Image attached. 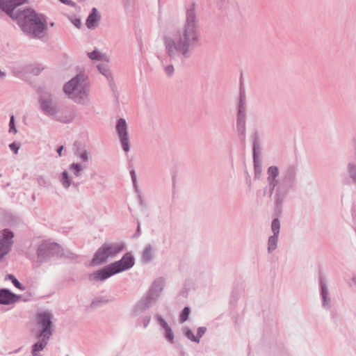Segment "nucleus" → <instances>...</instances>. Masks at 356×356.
<instances>
[{
  "label": "nucleus",
  "mask_w": 356,
  "mask_h": 356,
  "mask_svg": "<svg viewBox=\"0 0 356 356\" xmlns=\"http://www.w3.org/2000/svg\"><path fill=\"white\" fill-rule=\"evenodd\" d=\"M130 175H131V181L133 183L134 188L135 191L138 193V198L140 200V204H143V198H142L141 195L139 193L136 174V171L134 169L130 171Z\"/></svg>",
  "instance_id": "cd10ccee"
},
{
  "label": "nucleus",
  "mask_w": 356,
  "mask_h": 356,
  "mask_svg": "<svg viewBox=\"0 0 356 356\" xmlns=\"http://www.w3.org/2000/svg\"><path fill=\"white\" fill-rule=\"evenodd\" d=\"M154 318L157 321V323L163 329H166L168 327H169V325L168 324V323L165 321V320L163 318V316L159 314H156L154 316Z\"/></svg>",
  "instance_id": "4c0bfd02"
},
{
  "label": "nucleus",
  "mask_w": 356,
  "mask_h": 356,
  "mask_svg": "<svg viewBox=\"0 0 356 356\" xmlns=\"http://www.w3.org/2000/svg\"><path fill=\"white\" fill-rule=\"evenodd\" d=\"M40 108L47 115L50 116L56 120L64 123L71 122L74 117V113L70 108H66L63 112L60 107L54 101L52 95L48 92H43L39 97Z\"/></svg>",
  "instance_id": "39448f33"
},
{
  "label": "nucleus",
  "mask_w": 356,
  "mask_h": 356,
  "mask_svg": "<svg viewBox=\"0 0 356 356\" xmlns=\"http://www.w3.org/2000/svg\"><path fill=\"white\" fill-rule=\"evenodd\" d=\"M246 115L245 108H238L236 122H245Z\"/></svg>",
  "instance_id": "ea45409f"
},
{
  "label": "nucleus",
  "mask_w": 356,
  "mask_h": 356,
  "mask_svg": "<svg viewBox=\"0 0 356 356\" xmlns=\"http://www.w3.org/2000/svg\"><path fill=\"white\" fill-rule=\"evenodd\" d=\"M13 237V234L11 232L8 230L3 231V238L0 240V259L8 252L12 244L11 239Z\"/></svg>",
  "instance_id": "f3484780"
},
{
  "label": "nucleus",
  "mask_w": 356,
  "mask_h": 356,
  "mask_svg": "<svg viewBox=\"0 0 356 356\" xmlns=\"http://www.w3.org/2000/svg\"><path fill=\"white\" fill-rule=\"evenodd\" d=\"M9 126H10L9 131H10V132L15 133V132H16V129H15V124H14V117H13V116H12V117L10 118V120Z\"/></svg>",
  "instance_id": "09e8293b"
},
{
  "label": "nucleus",
  "mask_w": 356,
  "mask_h": 356,
  "mask_svg": "<svg viewBox=\"0 0 356 356\" xmlns=\"http://www.w3.org/2000/svg\"><path fill=\"white\" fill-rule=\"evenodd\" d=\"M108 250V248H104V245L99 247L93 255L91 265L99 266L106 263L108 258L110 257L109 254L107 252Z\"/></svg>",
  "instance_id": "dca6fc26"
},
{
  "label": "nucleus",
  "mask_w": 356,
  "mask_h": 356,
  "mask_svg": "<svg viewBox=\"0 0 356 356\" xmlns=\"http://www.w3.org/2000/svg\"><path fill=\"white\" fill-rule=\"evenodd\" d=\"M74 188H78L79 184L72 181L71 184Z\"/></svg>",
  "instance_id": "4d7b16f0"
},
{
  "label": "nucleus",
  "mask_w": 356,
  "mask_h": 356,
  "mask_svg": "<svg viewBox=\"0 0 356 356\" xmlns=\"http://www.w3.org/2000/svg\"><path fill=\"white\" fill-rule=\"evenodd\" d=\"M23 1H24V3H27L26 0H23Z\"/></svg>",
  "instance_id": "338daca9"
},
{
  "label": "nucleus",
  "mask_w": 356,
  "mask_h": 356,
  "mask_svg": "<svg viewBox=\"0 0 356 356\" xmlns=\"http://www.w3.org/2000/svg\"><path fill=\"white\" fill-rule=\"evenodd\" d=\"M352 281L355 284H356V276H353L352 277Z\"/></svg>",
  "instance_id": "680f3d73"
},
{
  "label": "nucleus",
  "mask_w": 356,
  "mask_h": 356,
  "mask_svg": "<svg viewBox=\"0 0 356 356\" xmlns=\"http://www.w3.org/2000/svg\"><path fill=\"white\" fill-rule=\"evenodd\" d=\"M140 235V222H138L137 229H136V233L134 234V237L137 238V237H138Z\"/></svg>",
  "instance_id": "864d4df0"
},
{
  "label": "nucleus",
  "mask_w": 356,
  "mask_h": 356,
  "mask_svg": "<svg viewBox=\"0 0 356 356\" xmlns=\"http://www.w3.org/2000/svg\"><path fill=\"white\" fill-rule=\"evenodd\" d=\"M164 287V280L163 277H159L155 280L152 284L149 289L147 292L145 296L150 299L154 302H156L161 295Z\"/></svg>",
  "instance_id": "4468645a"
},
{
  "label": "nucleus",
  "mask_w": 356,
  "mask_h": 356,
  "mask_svg": "<svg viewBox=\"0 0 356 356\" xmlns=\"http://www.w3.org/2000/svg\"><path fill=\"white\" fill-rule=\"evenodd\" d=\"M79 149L78 148V149H77V150H76V152H75V154H76V155H77V154H78V152H79Z\"/></svg>",
  "instance_id": "69168bd1"
},
{
  "label": "nucleus",
  "mask_w": 356,
  "mask_h": 356,
  "mask_svg": "<svg viewBox=\"0 0 356 356\" xmlns=\"http://www.w3.org/2000/svg\"><path fill=\"white\" fill-rule=\"evenodd\" d=\"M38 184L40 186L43 187H48L51 185L49 180H46L44 177H40L38 178Z\"/></svg>",
  "instance_id": "37998d69"
},
{
  "label": "nucleus",
  "mask_w": 356,
  "mask_h": 356,
  "mask_svg": "<svg viewBox=\"0 0 356 356\" xmlns=\"http://www.w3.org/2000/svg\"><path fill=\"white\" fill-rule=\"evenodd\" d=\"M97 176V175L96 173H92V174H91V175H90V178H91L92 179H95Z\"/></svg>",
  "instance_id": "13d9d810"
},
{
  "label": "nucleus",
  "mask_w": 356,
  "mask_h": 356,
  "mask_svg": "<svg viewBox=\"0 0 356 356\" xmlns=\"http://www.w3.org/2000/svg\"><path fill=\"white\" fill-rule=\"evenodd\" d=\"M88 57L91 60H106V56L102 53H100L98 50L95 49L92 52L88 54Z\"/></svg>",
  "instance_id": "7c9ffc66"
},
{
  "label": "nucleus",
  "mask_w": 356,
  "mask_h": 356,
  "mask_svg": "<svg viewBox=\"0 0 356 356\" xmlns=\"http://www.w3.org/2000/svg\"><path fill=\"white\" fill-rule=\"evenodd\" d=\"M48 29L46 17L31 8H24V31L35 39L44 41Z\"/></svg>",
  "instance_id": "7ed1b4c3"
},
{
  "label": "nucleus",
  "mask_w": 356,
  "mask_h": 356,
  "mask_svg": "<svg viewBox=\"0 0 356 356\" xmlns=\"http://www.w3.org/2000/svg\"><path fill=\"white\" fill-rule=\"evenodd\" d=\"M72 24L78 29H80L81 26V22L80 19L75 18L72 20Z\"/></svg>",
  "instance_id": "3c124183"
},
{
  "label": "nucleus",
  "mask_w": 356,
  "mask_h": 356,
  "mask_svg": "<svg viewBox=\"0 0 356 356\" xmlns=\"http://www.w3.org/2000/svg\"><path fill=\"white\" fill-rule=\"evenodd\" d=\"M190 312H191V309L190 307H185L180 315H179V321L181 323H184L185 321H186L188 319V316H189V314H190Z\"/></svg>",
  "instance_id": "e433bc0d"
},
{
  "label": "nucleus",
  "mask_w": 356,
  "mask_h": 356,
  "mask_svg": "<svg viewBox=\"0 0 356 356\" xmlns=\"http://www.w3.org/2000/svg\"><path fill=\"white\" fill-rule=\"evenodd\" d=\"M353 149H354V156L356 159V137H354L352 140Z\"/></svg>",
  "instance_id": "5fc2aeb1"
},
{
  "label": "nucleus",
  "mask_w": 356,
  "mask_h": 356,
  "mask_svg": "<svg viewBox=\"0 0 356 356\" xmlns=\"http://www.w3.org/2000/svg\"><path fill=\"white\" fill-rule=\"evenodd\" d=\"M183 334L190 341L195 343H199V339L194 334L193 332L188 327H184L183 330Z\"/></svg>",
  "instance_id": "2f4dec72"
},
{
  "label": "nucleus",
  "mask_w": 356,
  "mask_h": 356,
  "mask_svg": "<svg viewBox=\"0 0 356 356\" xmlns=\"http://www.w3.org/2000/svg\"><path fill=\"white\" fill-rule=\"evenodd\" d=\"M115 272L111 264L104 266L102 268L94 271L89 275L88 279L90 281H104L107 278L115 275Z\"/></svg>",
  "instance_id": "ddd939ff"
},
{
  "label": "nucleus",
  "mask_w": 356,
  "mask_h": 356,
  "mask_svg": "<svg viewBox=\"0 0 356 356\" xmlns=\"http://www.w3.org/2000/svg\"><path fill=\"white\" fill-rule=\"evenodd\" d=\"M4 76H5V74H4V72H1V71L0 70V79H3Z\"/></svg>",
  "instance_id": "052dcab7"
},
{
  "label": "nucleus",
  "mask_w": 356,
  "mask_h": 356,
  "mask_svg": "<svg viewBox=\"0 0 356 356\" xmlns=\"http://www.w3.org/2000/svg\"><path fill=\"white\" fill-rule=\"evenodd\" d=\"M150 320H151L150 316H145V317L143 318L142 322L143 324V327L145 328L147 327V325H149V323L150 322Z\"/></svg>",
  "instance_id": "49530a36"
},
{
  "label": "nucleus",
  "mask_w": 356,
  "mask_h": 356,
  "mask_svg": "<svg viewBox=\"0 0 356 356\" xmlns=\"http://www.w3.org/2000/svg\"><path fill=\"white\" fill-rule=\"evenodd\" d=\"M245 95L244 91H243L241 89L238 108H245Z\"/></svg>",
  "instance_id": "a19ab883"
},
{
  "label": "nucleus",
  "mask_w": 356,
  "mask_h": 356,
  "mask_svg": "<svg viewBox=\"0 0 356 356\" xmlns=\"http://www.w3.org/2000/svg\"><path fill=\"white\" fill-rule=\"evenodd\" d=\"M63 257L67 259L70 261L77 262L79 255L72 252V251H70L69 250H63V254H62V258Z\"/></svg>",
  "instance_id": "c756f323"
},
{
  "label": "nucleus",
  "mask_w": 356,
  "mask_h": 356,
  "mask_svg": "<svg viewBox=\"0 0 356 356\" xmlns=\"http://www.w3.org/2000/svg\"><path fill=\"white\" fill-rule=\"evenodd\" d=\"M347 172L351 183L356 185V162L350 161L347 165Z\"/></svg>",
  "instance_id": "5701e85b"
},
{
  "label": "nucleus",
  "mask_w": 356,
  "mask_h": 356,
  "mask_svg": "<svg viewBox=\"0 0 356 356\" xmlns=\"http://www.w3.org/2000/svg\"><path fill=\"white\" fill-rule=\"evenodd\" d=\"M280 217H274L271 222V230L273 234L269 236L268 240V252H273L277 246L278 236L280 229Z\"/></svg>",
  "instance_id": "f8f14e48"
},
{
  "label": "nucleus",
  "mask_w": 356,
  "mask_h": 356,
  "mask_svg": "<svg viewBox=\"0 0 356 356\" xmlns=\"http://www.w3.org/2000/svg\"><path fill=\"white\" fill-rule=\"evenodd\" d=\"M277 166L271 165L267 169L268 185L264 189V196L273 197L274 217H280L282 214V205L290 191L293 190L297 182V168L294 165L288 166L280 177Z\"/></svg>",
  "instance_id": "f03ea898"
},
{
  "label": "nucleus",
  "mask_w": 356,
  "mask_h": 356,
  "mask_svg": "<svg viewBox=\"0 0 356 356\" xmlns=\"http://www.w3.org/2000/svg\"><path fill=\"white\" fill-rule=\"evenodd\" d=\"M69 170H71L76 177H80L83 171V167L80 163H73L70 165Z\"/></svg>",
  "instance_id": "c85d7f7f"
},
{
  "label": "nucleus",
  "mask_w": 356,
  "mask_h": 356,
  "mask_svg": "<svg viewBox=\"0 0 356 356\" xmlns=\"http://www.w3.org/2000/svg\"><path fill=\"white\" fill-rule=\"evenodd\" d=\"M153 259V254L152 250V245L147 244L142 252L141 260L144 264L149 263Z\"/></svg>",
  "instance_id": "b1692460"
},
{
  "label": "nucleus",
  "mask_w": 356,
  "mask_h": 356,
  "mask_svg": "<svg viewBox=\"0 0 356 356\" xmlns=\"http://www.w3.org/2000/svg\"><path fill=\"white\" fill-rule=\"evenodd\" d=\"M10 148L15 152V154H17L19 147L17 146L15 143H12L10 145Z\"/></svg>",
  "instance_id": "603ef678"
},
{
  "label": "nucleus",
  "mask_w": 356,
  "mask_h": 356,
  "mask_svg": "<svg viewBox=\"0 0 356 356\" xmlns=\"http://www.w3.org/2000/svg\"><path fill=\"white\" fill-rule=\"evenodd\" d=\"M63 248L55 242L43 241L37 248L36 263L40 264L62 258Z\"/></svg>",
  "instance_id": "423d86ee"
},
{
  "label": "nucleus",
  "mask_w": 356,
  "mask_h": 356,
  "mask_svg": "<svg viewBox=\"0 0 356 356\" xmlns=\"http://www.w3.org/2000/svg\"><path fill=\"white\" fill-rule=\"evenodd\" d=\"M59 1L60 2H62L63 3L70 6H72V7H75L76 6V3L72 0H59Z\"/></svg>",
  "instance_id": "8fccbe9b"
},
{
  "label": "nucleus",
  "mask_w": 356,
  "mask_h": 356,
  "mask_svg": "<svg viewBox=\"0 0 356 356\" xmlns=\"http://www.w3.org/2000/svg\"><path fill=\"white\" fill-rule=\"evenodd\" d=\"M63 148H64V147H63V145H61V146H60V147H58V149H57V153H58V156H62V151H63Z\"/></svg>",
  "instance_id": "6e6d98bb"
},
{
  "label": "nucleus",
  "mask_w": 356,
  "mask_h": 356,
  "mask_svg": "<svg viewBox=\"0 0 356 356\" xmlns=\"http://www.w3.org/2000/svg\"><path fill=\"white\" fill-rule=\"evenodd\" d=\"M109 302L110 300H108L106 297H97L92 300V301L90 303V307L91 309H96L97 307H102L105 304H107Z\"/></svg>",
  "instance_id": "393cba45"
},
{
  "label": "nucleus",
  "mask_w": 356,
  "mask_h": 356,
  "mask_svg": "<svg viewBox=\"0 0 356 356\" xmlns=\"http://www.w3.org/2000/svg\"><path fill=\"white\" fill-rule=\"evenodd\" d=\"M236 129L238 134L242 136L241 140H244L245 138V122H236Z\"/></svg>",
  "instance_id": "473e14b6"
},
{
  "label": "nucleus",
  "mask_w": 356,
  "mask_h": 356,
  "mask_svg": "<svg viewBox=\"0 0 356 356\" xmlns=\"http://www.w3.org/2000/svg\"><path fill=\"white\" fill-rule=\"evenodd\" d=\"M19 300L15 294L7 289H0V304L9 305Z\"/></svg>",
  "instance_id": "412c9836"
},
{
  "label": "nucleus",
  "mask_w": 356,
  "mask_h": 356,
  "mask_svg": "<svg viewBox=\"0 0 356 356\" xmlns=\"http://www.w3.org/2000/svg\"><path fill=\"white\" fill-rule=\"evenodd\" d=\"M27 300H29V298H25V296H24L23 301L24 302V301H27Z\"/></svg>",
  "instance_id": "e2e57ef3"
},
{
  "label": "nucleus",
  "mask_w": 356,
  "mask_h": 356,
  "mask_svg": "<svg viewBox=\"0 0 356 356\" xmlns=\"http://www.w3.org/2000/svg\"><path fill=\"white\" fill-rule=\"evenodd\" d=\"M318 281L320 286V296L322 301V307L325 309H330L331 308V298L326 283L325 277L322 273V272H320L319 273Z\"/></svg>",
  "instance_id": "9b49d317"
},
{
  "label": "nucleus",
  "mask_w": 356,
  "mask_h": 356,
  "mask_svg": "<svg viewBox=\"0 0 356 356\" xmlns=\"http://www.w3.org/2000/svg\"><path fill=\"white\" fill-rule=\"evenodd\" d=\"M42 70V67H39L33 65H28L24 67V73L32 74L35 76H37L41 72Z\"/></svg>",
  "instance_id": "bb28decb"
},
{
  "label": "nucleus",
  "mask_w": 356,
  "mask_h": 356,
  "mask_svg": "<svg viewBox=\"0 0 356 356\" xmlns=\"http://www.w3.org/2000/svg\"><path fill=\"white\" fill-rule=\"evenodd\" d=\"M164 337L165 339L170 343H174V333L172 332V330L170 327L166 328L164 330Z\"/></svg>",
  "instance_id": "c9c22d12"
},
{
  "label": "nucleus",
  "mask_w": 356,
  "mask_h": 356,
  "mask_svg": "<svg viewBox=\"0 0 356 356\" xmlns=\"http://www.w3.org/2000/svg\"><path fill=\"white\" fill-rule=\"evenodd\" d=\"M101 19V15L96 8H92L86 19V26L89 29H93Z\"/></svg>",
  "instance_id": "a211bd4d"
},
{
  "label": "nucleus",
  "mask_w": 356,
  "mask_h": 356,
  "mask_svg": "<svg viewBox=\"0 0 356 356\" xmlns=\"http://www.w3.org/2000/svg\"><path fill=\"white\" fill-rule=\"evenodd\" d=\"M8 278L12 280V282L14 284V285L18 288V289H21V284L20 282L17 280L15 279L13 276L12 275H8Z\"/></svg>",
  "instance_id": "de8ad7c7"
},
{
  "label": "nucleus",
  "mask_w": 356,
  "mask_h": 356,
  "mask_svg": "<svg viewBox=\"0 0 356 356\" xmlns=\"http://www.w3.org/2000/svg\"><path fill=\"white\" fill-rule=\"evenodd\" d=\"M154 318L157 321V323L163 329H166L168 327H169V325L168 324V323L165 321V320L163 318V316L159 314H156L154 316Z\"/></svg>",
  "instance_id": "58836bf2"
},
{
  "label": "nucleus",
  "mask_w": 356,
  "mask_h": 356,
  "mask_svg": "<svg viewBox=\"0 0 356 356\" xmlns=\"http://www.w3.org/2000/svg\"><path fill=\"white\" fill-rule=\"evenodd\" d=\"M0 8L6 13L19 26H22V0H0Z\"/></svg>",
  "instance_id": "6e6552de"
},
{
  "label": "nucleus",
  "mask_w": 356,
  "mask_h": 356,
  "mask_svg": "<svg viewBox=\"0 0 356 356\" xmlns=\"http://www.w3.org/2000/svg\"><path fill=\"white\" fill-rule=\"evenodd\" d=\"M97 68L101 74L104 75L108 80L109 78L113 80V77L111 74V72H109L107 65L106 64H99L97 65Z\"/></svg>",
  "instance_id": "72a5a7b5"
},
{
  "label": "nucleus",
  "mask_w": 356,
  "mask_h": 356,
  "mask_svg": "<svg viewBox=\"0 0 356 356\" xmlns=\"http://www.w3.org/2000/svg\"><path fill=\"white\" fill-rule=\"evenodd\" d=\"M195 10V2L186 6L183 27L172 35L163 37L165 53L172 60L188 59L199 43L200 32Z\"/></svg>",
  "instance_id": "f257e3e1"
},
{
  "label": "nucleus",
  "mask_w": 356,
  "mask_h": 356,
  "mask_svg": "<svg viewBox=\"0 0 356 356\" xmlns=\"http://www.w3.org/2000/svg\"><path fill=\"white\" fill-rule=\"evenodd\" d=\"M86 79L84 74L79 73L63 86V92L67 97L78 104L89 103L90 87L86 82Z\"/></svg>",
  "instance_id": "20e7f679"
},
{
  "label": "nucleus",
  "mask_w": 356,
  "mask_h": 356,
  "mask_svg": "<svg viewBox=\"0 0 356 356\" xmlns=\"http://www.w3.org/2000/svg\"><path fill=\"white\" fill-rule=\"evenodd\" d=\"M111 89H112L113 91H114V90H115V89H116V86H115V85L113 83H111Z\"/></svg>",
  "instance_id": "bf43d9fd"
},
{
  "label": "nucleus",
  "mask_w": 356,
  "mask_h": 356,
  "mask_svg": "<svg viewBox=\"0 0 356 356\" xmlns=\"http://www.w3.org/2000/svg\"><path fill=\"white\" fill-rule=\"evenodd\" d=\"M49 25H50V26H54V22H51V23L49 24Z\"/></svg>",
  "instance_id": "0e129e2a"
},
{
  "label": "nucleus",
  "mask_w": 356,
  "mask_h": 356,
  "mask_svg": "<svg viewBox=\"0 0 356 356\" xmlns=\"http://www.w3.org/2000/svg\"><path fill=\"white\" fill-rule=\"evenodd\" d=\"M103 245L104 248H108L107 252L109 254L110 257H115L122 252L125 248V243L124 242L104 243Z\"/></svg>",
  "instance_id": "aec40b11"
},
{
  "label": "nucleus",
  "mask_w": 356,
  "mask_h": 356,
  "mask_svg": "<svg viewBox=\"0 0 356 356\" xmlns=\"http://www.w3.org/2000/svg\"><path fill=\"white\" fill-rule=\"evenodd\" d=\"M206 332H207L206 327H199L197 328L196 337H197V339H199V341H200V338L205 334Z\"/></svg>",
  "instance_id": "c03bdc74"
},
{
  "label": "nucleus",
  "mask_w": 356,
  "mask_h": 356,
  "mask_svg": "<svg viewBox=\"0 0 356 356\" xmlns=\"http://www.w3.org/2000/svg\"><path fill=\"white\" fill-rule=\"evenodd\" d=\"M116 131L120 138L123 150L128 152L130 149V144L128 138L127 124L124 118H120L117 121Z\"/></svg>",
  "instance_id": "9d476101"
},
{
  "label": "nucleus",
  "mask_w": 356,
  "mask_h": 356,
  "mask_svg": "<svg viewBox=\"0 0 356 356\" xmlns=\"http://www.w3.org/2000/svg\"><path fill=\"white\" fill-rule=\"evenodd\" d=\"M135 264V258L131 252H126L122 258L111 265L116 274L129 270Z\"/></svg>",
  "instance_id": "1a4fd4ad"
},
{
  "label": "nucleus",
  "mask_w": 356,
  "mask_h": 356,
  "mask_svg": "<svg viewBox=\"0 0 356 356\" xmlns=\"http://www.w3.org/2000/svg\"><path fill=\"white\" fill-rule=\"evenodd\" d=\"M165 74L170 76L174 73L175 69L172 65H168L164 68Z\"/></svg>",
  "instance_id": "a18cd8bd"
},
{
  "label": "nucleus",
  "mask_w": 356,
  "mask_h": 356,
  "mask_svg": "<svg viewBox=\"0 0 356 356\" xmlns=\"http://www.w3.org/2000/svg\"><path fill=\"white\" fill-rule=\"evenodd\" d=\"M60 181L63 186L64 188L67 189L72 184V179L69 176L68 172L64 170L61 173V177L60 179Z\"/></svg>",
  "instance_id": "a878e982"
},
{
  "label": "nucleus",
  "mask_w": 356,
  "mask_h": 356,
  "mask_svg": "<svg viewBox=\"0 0 356 356\" xmlns=\"http://www.w3.org/2000/svg\"><path fill=\"white\" fill-rule=\"evenodd\" d=\"M254 178L259 179L261 173V163L260 160H253Z\"/></svg>",
  "instance_id": "f704fd0d"
},
{
  "label": "nucleus",
  "mask_w": 356,
  "mask_h": 356,
  "mask_svg": "<svg viewBox=\"0 0 356 356\" xmlns=\"http://www.w3.org/2000/svg\"><path fill=\"white\" fill-rule=\"evenodd\" d=\"M79 157L82 162H87L89 159L88 152L86 150H83L79 154Z\"/></svg>",
  "instance_id": "79ce46f5"
},
{
  "label": "nucleus",
  "mask_w": 356,
  "mask_h": 356,
  "mask_svg": "<svg viewBox=\"0 0 356 356\" xmlns=\"http://www.w3.org/2000/svg\"><path fill=\"white\" fill-rule=\"evenodd\" d=\"M261 154V147L259 141V135L257 132H254L253 135V148L252 156L253 160H259V157Z\"/></svg>",
  "instance_id": "4be33fe9"
},
{
  "label": "nucleus",
  "mask_w": 356,
  "mask_h": 356,
  "mask_svg": "<svg viewBox=\"0 0 356 356\" xmlns=\"http://www.w3.org/2000/svg\"><path fill=\"white\" fill-rule=\"evenodd\" d=\"M155 302L150 299H148L147 296H144L138 300L136 304L134 306L131 310V314L133 316H137L142 314L145 310L151 307Z\"/></svg>",
  "instance_id": "2eb2a0df"
},
{
  "label": "nucleus",
  "mask_w": 356,
  "mask_h": 356,
  "mask_svg": "<svg viewBox=\"0 0 356 356\" xmlns=\"http://www.w3.org/2000/svg\"><path fill=\"white\" fill-rule=\"evenodd\" d=\"M38 341L31 346L32 356H42L40 353L47 346L49 339L45 338H35Z\"/></svg>",
  "instance_id": "6ab92c4d"
},
{
  "label": "nucleus",
  "mask_w": 356,
  "mask_h": 356,
  "mask_svg": "<svg viewBox=\"0 0 356 356\" xmlns=\"http://www.w3.org/2000/svg\"><path fill=\"white\" fill-rule=\"evenodd\" d=\"M54 315L44 311L36 314V327L31 332L34 338H45L50 339L54 333Z\"/></svg>",
  "instance_id": "0eeeda50"
}]
</instances>
